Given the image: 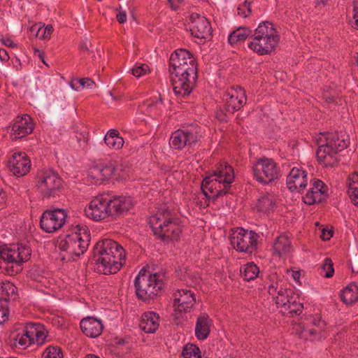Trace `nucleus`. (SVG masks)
<instances>
[{"label": "nucleus", "mask_w": 358, "mask_h": 358, "mask_svg": "<svg viewBox=\"0 0 358 358\" xmlns=\"http://www.w3.org/2000/svg\"><path fill=\"white\" fill-rule=\"evenodd\" d=\"M125 250L112 239L99 241L93 248L92 260L99 273L108 275L117 273L125 262Z\"/></svg>", "instance_id": "f257e3e1"}, {"label": "nucleus", "mask_w": 358, "mask_h": 358, "mask_svg": "<svg viewBox=\"0 0 358 358\" xmlns=\"http://www.w3.org/2000/svg\"><path fill=\"white\" fill-rule=\"evenodd\" d=\"M149 224L155 236L162 241L178 240L182 231L178 219L173 217L171 211L163 208L150 217Z\"/></svg>", "instance_id": "f03ea898"}, {"label": "nucleus", "mask_w": 358, "mask_h": 358, "mask_svg": "<svg viewBox=\"0 0 358 358\" xmlns=\"http://www.w3.org/2000/svg\"><path fill=\"white\" fill-rule=\"evenodd\" d=\"M187 61L180 66H176V69H169L173 91L176 95L182 97L191 93L197 79L196 59Z\"/></svg>", "instance_id": "7ed1b4c3"}, {"label": "nucleus", "mask_w": 358, "mask_h": 358, "mask_svg": "<svg viewBox=\"0 0 358 358\" xmlns=\"http://www.w3.org/2000/svg\"><path fill=\"white\" fill-rule=\"evenodd\" d=\"M234 180L233 168L227 163L220 164L213 174L203 179L202 187L207 188L212 194V200L215 201L219 196H224L228 192Z\"/></svg>", "instance_id": "20e7f679"}, {"label": "nucleus", "mask_w": 358, "mask_h": 358, "mask_svg": "<svg viewBox=\"0 0 358 358\" xmlns=\"http://www.w3.org/2000/svg\"><path fill=\"white\" fill-rule=\"evenodd\" d=\"M164 278L163 273H151L146 270L141 269L134 280L137 298L147 303L156 298L163 288Z\"/></svg>", "instance_id": "39448f33"}, {"label": "nucleus", "mask_w": 358, "mask_h": 358, "mask_svg": "<svg viewBox=\"0 0 358 358\" xmlns=\"http://www.w3.org/2000/svg\"><path fill=\"white\" fill-rule=\"evenodd\" d=\"M78 231L67 235L59 243V248L69 255L80 257L87 250L90 241V234L86 226H77Z\"/></svg>", "instance_id": "423d86ee"}, {"label": "nucleus", "mask_w": 358, "mask_h": 358, "mask_svg": "<svg viewBox=\"0 0 358 358\" xmlns=\"http://www.w3.org/2000/svg\"><path fill=\"white\" fill-rule=\"evenodd\" d=\"M31 255V250L26 245H13L12 251L4 253L5 261L3 266L6 273L9 275H15L22 270V264L27 262Z\"/></svg>", "instance_id": "0eeeda50"}, {"label": "nucleus", "mask_w": 358, "mask_h": 358, "mask_svg": "<svg viewBox=\"0 0 358 358\" xmlns=\"http://www.w3.org/2000/svg\"><path fill=\"white\" fill-rule=\"evenodd\" d=\"M37 186L42 195L48 199L55 197L62 189V180L53 170H42L37 174Z\"/></svg>", "instance_id": "6e6552de"}, {"label": "nucleus", "mask_w": 358, "mask_h": 358, "mask_svg": "<svg viewBox=\"0 0 358 358\" xmlns=\"http://www.w3.org/2000/svg\"><path fill=\"white\" fill-rule=\"evenodd\" d=\"M259 236L255 231L237 228L230 236L231 244L237 251L252 254L257 249Z\"/></svg>", "instance_id": "1a4fd4ad"}, {"label": "nucleus", "mask_w": 358, "mask_h": 358, "mask_svg": "<svg viewBox=\"0 0 358 358\" xmlns=\"http://www.w3.org/2000/svg\"><path fill=\"white\" fill-rule=\"evenodd\" d=\"M200 130V127L192 124L175 131L170 138L171 147L176 150H182L185 147L196 145L201 137Z\"/></svg>", "instance_id": "9d476101"}, {"label": "nucleus", "mask_w": 358, "mask_h": 358, "mask_svg": "<svg viewBox=\"0 0 358 358\" xmlns=\"http://www.w3.org/2000/svg\"><path fill=\"white\" fill-rule=\"evenodd\" d=\"M255 178L262 184H268L280 176L277 164L269 158H260L252 168Z\"/></svg>", "instance_id": "9b49d317"}, {"label": "nucleus", "mask_w": 358, "mask_h": 358, "mask_svg": "<svg viewBox=\"0 0 358 358\" xmlns=\"http://www.w3.org/2000/svg\"><path fill=\"white\" fill-rule=\"evenodd\" d=\"M67 217V213L63 208L46 210L40 218L41 229L47 233L55 232L65 224Z\"/></svg>", "instance_id": "f8f14e48"}, {"label": "nucleus", "mask_w": 358, "mask_h": 358, "mask_svg": "<svg viewBox=\"0 0 358 358\" xmlns=\"http://www.w3.org/2000/svg\"><path fill=\"white\" fill-rule=\"evenodd\" d=\"M122 170L121 165L117 166L115 162H108L92 166L88 171V176L94 180V183L101 184L112 176L123 177L120 173Z\"/></svg>", "instance_id": "ddd939ff"}, {"label": "nucleus", "mask_w": 358, "mask_h": 358, "mask_svg": "<svg viewBox=\"0 0 358 358\" xmlns=\"http://www.w3.org/2000/svg\"><path fill=\"white\" fill-rule=\"evenodd\" d=\"M189 20L191 34L199 40V43H204L207 39L211 38L212 28L210 22L205 17L192 13Z\"/></svg>", "instance_id": "4468645a"}, {"label": "nucleus", "mask_w": 358, "mask_h": 358, "mask_svg": "<svg viewBox=\"0 0 358 358\" xmlns=\"http://www.w3.org/2000/svg\"><path fill=\"white\" fill-rule=\"evenodd\" d=\"M110 212L108 199L102 196L94 198L85 209V215L95 221L110 216Z\"/></svg>", "instance_id": "2eb2a0df"}, {"label": "nucleus", "mask_w": 358, "mask_h": 358, "mask_svg": "<svg viewBox=\"0 0 358 358\" xmlns=\"http://www.w3.org/2000/svg\"><path fill=\"white\" fill-rule=\"evenodd\" d=\"M225 110L229 114H234L239 110L246 103V96L244 89L241 87L231 88L224 94Z\"/></svg>", "instance_id": "dca6fc26"}, {"label": "nucleus", "mask_w": 358, "mask_h": 358, "mask_svg": "<svg viewBox=\"0 0 358 358\" xmlns=\"http://www.w3.org/2000/svg\"><path fill=\"white\" fill-rule=\"evenodd\" d=\"M310 188L303 197V201L308 205L322 202L328 196V187L319 179L310 180Z\"/></svg>", "instance_id": "f3484780"}, {"label": "nucleus", "mask_w": 358, "mask_h": 358, "mask_svg": "<svg viewBox=\"0 0 358 358\" xmlns=\"http://www.w3.org/2000/svg\"><path fill=\"white\" fill-rule=\"evenodd\" d=\"M173 306L178 312L190 311L196 303L194 292L189 288L178 289L174 294Z\"/></svg>", "instance_id": "a211bd4d"}, {"label": "nucleus", "mask_w": 358, "mask_h": 358, "mask_svg": "<svg viewBox=\"0 0 358 358\" xmlns=\"http://www.w3.org/2000/svg\"><path fill=\"white\" fill-rule=\"evenodd\" d=\"M34 127L28 115L17 117L12 126L8 128L12 141L22 138L33 131Z\"/></svg>", "instance_id": "6ab92c4d"}, {"label": "nucleus", "mask_w": 358, "mask_h": 358, "mask_svg": "<svg viewBox=\"0 0 358 358\" xmlns=\"http://www.w3.org/2000/svg\"><path fill=\"white\" fill-rule=\"evenodd\" d=\"M8 166L13 175L21 177L29 172L31 161L25 152H15L9 159Z\"/></svg>", "instance_id": "aec40b11"}, {"label": "nucleus", "mask_w": 358, "mask_h": 358, "mask_svg": "<svg viewBox=\"0 0 358 358\" xmlns=\"http://www.w3.org/2000/svg\"><path fill=\"white\" fill-rule=\"evenodd\" d=\"M286 182L291 192H301L307 185V172L298 168H293L287 177Z\"/></svg>", "instance_id": "412c9836"}, {"label": "nucleus", "mask_w": 358, "mask_h": 358, "mask_svg": "<svg viewBox=\"0 0 358 358\" xmlns=\"http://www.w3.org/2000/svg\"><path fill=\"white\" fill-rule=\"evenodd\" d=\"M110 216L116 217L127 213L133 207L131 197L126 196H115L108 199Z\"/></svg>", "instance_id": "4be33fe9"}, {"label": "nucleus", "mask_w": 358, "mask_h": 358, "mask_svg": "<svg viewBox=\"0 0 358 358\" xmlns=\"http://www.w3.org/2000/svg\"><path fill=\"white\" fill-rule=\"evenodd\" d=\"M337 153L329 143L320 145L316 152L318 162L326 167H333L338 163Z\"/></svg>", "instance_id": "5701e85b"}, {"label": "nucleus", "mask_w": 358, "mask_h": 358, "mask_svg": "<svg viewBox=\"0 0 358 358\" xmlns=\"http://www.w3.org/2000/svg\"><path fill=\"white\" fill-rule=\"evenodd\" d=\"M80 327L82 331L91 338L99 336L103 328L101 321L93 317L83 318L80 322Z\"/></svg>", "instance_id": "b1692460"}, {"label": "nucleus", "mask_w": 358, "mask_h": 358, "mask_svg": "<svg viewBox=\"0 0 358 358\" xmlns=\"http://www.w3.org/2000/svg\"><path fill=\"white\" fill-rule=\"evenodd\" d=\"M324 138L329 146H332L336 153L345 149L349 145V138L345 134H338V133H327L324 134Z\"/></svg>", "instance_id": "393cba45"}, {"label": "nucleus", "mask_w": 358, "mask_h": 358, "mask_svg": "<svg viewBox=\"0 0 358 358\" xmlns=\"http://www.w3.org/2000/svg\"><path fill=\"white\" fill-rule=\"evenodd\" d=\"M159 320V317L155 313H145L141 316L139 327L145 333H154L158 329Z\"/></svg>", "instance_id": "a878e982"}, {"label": "nucleus", "mask_w": 358, "mask_h": 358, "mask_svg": "<svg viewBox=\"0 0 358 358\" xmlns=\"http://www.w3.org/2000/svg\"><path fill=\"white\" fill-rule=\"evenodd\" d=\"M193 55L186 49H178L171 54L169 59V69L180 66L188 62L187 60L194 59Z\"/></svg>", "instance_id": "bb28decb"}, {"label": "nucleus", "mask_w": 358, "mask_h": 358, "mask_svg": "<svg viewBox=\"0 0 358 358\" xmlns=\"http://www.w3.org/2000/svg\"><path fill=\"white\" fill-rule=\"evenodd\" d=\"M273 250L279 257L291 254L293 248L289 237L285 234L279 236L274 243Z\"/></svg>", "instance_id": "cd10ccee"}, {"label": "nucleus", "mask_w": 358, "mask_h": 358, "mask_svg": "<svg viewBox=\"0 0 358 358\" xmlns=\"http://www.w3.org/2000/svg\"><path fill=\"white\" fill-rule=\"evenodd\" d=\"M211 325V320L208 318L207 315H203L197 318L195 334L198 339L204 340L210 334V327Z\"/></svg>", "instance_id": "c85d7f7f"}, {"label": "nucleus", "mask_w": 358, "mask_h": 358, "mask_svg": "<svg viewBox=\"0 0 358 358\" xmlns=\"http://www.w3.org/2000/svg\"><path fill=\"white\" fill-rule=\"evenodd\" d=\"M341 300L346 304H352L358 299V286L355 283H350L341 293Z\"/></svg>", "instance_id": "c756f323"}, {"label": "nucleus", "mask_w": 358, "mask_h": 358, "mask_svg": "<svg viewBox=\"0 0 358 358\" xmlns=\"http://www.w3.org/2000/svg\"><path fill=\"white\" fill-rule=\"evenodd\" d=\"M251 32L252 31L246 27H238L229 34L228 41L231 45L243 42L250 35Z\"/></svg>", "instance_id": "7c9ffc66"}, {"label": "nucleus", "mask_w": 358, "mask_h": 358, "mask_svg": "<svg viewBox=\"0 0 358 358\" xmlns=\"http://www.w3.org/2000/svg\"><path fill=\"white\" fill-rule=\"evenodd\" d=\"M274 201L268 195H264L260 197L256 203V208L259 212L266 213L273 210Z\"/></svg>", "instance_id": "2f4dec72"}, {"label": "nucleus", "mask_w": 358, "mask_h": 358, "mask_svg": "<svg viewBox=\"0 0 358 358\" xmlns=\"http://www.w3.org/2000/svg\"><path fill=\"white\" fill-rule=\"evenodd\" d=\"M241 272L245 280L250 281L255 279L259 273V269L253 262L248 263L241 269Z\"/></svg>", "instance_id": "473e14b6"}, {"label": "nucleus", "mask_w": 358, "mask_h": 358, "mask_svg": "<svg viewBox=\"0 0 358 358\" xmlns=\"http://www.w3.org/2000/svg\"><path fill=\"white\" fill-rule=\"evenodd\" d=\"M294 293L293 289L285 288L280 285L278 295L275 298L277 306L281 308V310H284V306H286V299H289Z\"/></svg>", "instance_id": "72a5a7b5"}, {"label": "nucleus", "mask_w": 358, "mask_h": 358, "mask_svg": "<svg viewBox=\"0 0 358 358\" xmlns=\"http://www.w3.org/2000/svg\"><path fill=\"white\" fill-rule=\"evenodd\" d=\"M146 106L147 112L150 115H159L163 108V102L162 99H150L143 103Z\"/></svg>", "instance_id": "f704fd0d"}, {"label": "nucleus", "mask_w": 358, "mask_h": 358, "mask_svg": "<svg viewBox=\"0 0 358 358\" xmlns=\"http://www.w3.org/2000/svg\"><path fill=\"white\" fill-rule=\"evenodd\" d=\"M251 37L252 38V41L248 43V47L255 52L259 55H264L270 53L273 50V48H264L265 45H264V42L263 39L257 41L255 36Z\"/></svg>", "instance_id": "c9c22d12"}, {"label": "nucleus", "mask_w": 358, "mask_h": 358, "mask_svg": "<svg viewBox=\"0 0 358 358\" xmlns=\"http://www.w3.org/2000/svg\"><path fill=\"white\" fill-rule=\"evenodd\" d=\"M257 41L263 39L266 48H274L278 43L279 38L276 32H269V34L264 33L260 36H254Z\"/></svg>", "instance_id": "e433bc0d"}, {"label": "nucleus", "mask_w": 358, "mask_h": 358, "mask_svg": "<svg viewBox=\"0 0 358 358\" xmlns=\"http://www.w3.org/2000/svg\"><path fill=\"white\" fill-rule=\"evenodd\" d=\"M17 287L10 282L4 283L2 286V297L0 299L7 304L8 300L12 298L13 300L16 299Z\"/></svg>", "instance_id": "4c0bfd02"}, {"label": "nucleus", "mask_w": 358, "mask_h": 358, "mask_svg": "<svg viewBox=\"0 0 358 358\" xmlns=\"http://www.w3.org/2000/svg\"><path fill=\"white\" fill-rule=\"evenodd\" d=\"M291 306H284V310H281V312L284 315H287L289 317H294V315H299L301 314L303 305L299 301H294Z\"/></svg>", "instance_id": "58836bf2"}, {"label": "nucleus", "mask_w": 358, "mask_h": 358, "mask_svg": "<svg viewBox=\"0 0 358 358\" xmlns=\"http://www.w3.org/2000/svg\"><path fill=\"white\" fill-rule=\"evenodd\" d=\"M95 85V83L90 78L74 79L70 83L71 87L77 91L80 87L92 89Z\"/></svg>", "instance_id": "ea45409f"}, {"label": "nucleus", "mask_w": 358, "mask_h": 358, "mask_svg": "<svg viewBox=\"0 0 358 358\" xmlns=\"http://www.w3.org/2000/svg\"><path fill=\"white\" fill-rule=\"evenodd\" d=\"M183 358H201L199 348L195 345L188 344L182 350Z\"/></svg>", "instance_id": "a19ab883"}, {"label": "nucleus", "mask_w": 358, "mask_h": 358, "mask_svg": "<svg viewBox=\"0 0 358 358\" xmlns=\"http://www.w3.org/2000/svg\"><path fill=\"white\" fill-rule=\"evenodd\" d=\"M36 329L34 331V339L32 343L41 345L44 343L46 335L44 333V327L41 324H35Z\"/></svg>", "instance_id": "79ce46f5"}, {"label": "nucleus", "mask_w": 358, "mask_h": 358, "mask_svg": "<svg viewBox=\"0 0 358 358\" xmlns=\"http://www.w3.org/2000/svg\"><path fill=\"white\" fill-rule=\"evenodd\" d=\"M348 194H352L358 189V173L350 174L347 180Z\"/></svg>", "instance_id": "37998d69"}, {"label": "nucleus", "mask_w": 358, "mask_h": 358, "mask_svg": "<svg viewBox=\"0 0 358 358\" xmlns=\"http://www.w3.org/2000/svg\"><path fill=\"white\" fill-rule=\"evenodd\" d=\"M271 31L276 32L273 24L268 21H265L259 24L252 36H260V34H264V33L268 34Z\"/></svg>", "instance_id": "c03bdc74"}, {"label": "nucleus", "mask_w": 358, "mask_h": 358, "mask_svg": "<svg viewBox=\"0 0 358 358\" xmlns=\"http://www.w3.org/2000/svg\"><path fill=\"white\" fill-rule=\"evenodd\" d=\"M104 142L106 145L114 150H120L122 148L124 141L123 138L104 137Z\"/></svg>", "instance_id": "a18cd8bd"}, {"label": "nucleus", "mask_w": 358, "mask_h": 358, "mask_svg": "<svg viewBox=\"0 0 358 358\" xmlns=\"http://www.w3.org/2000/svg\"><path fill=\"white\" fill-rule=\"evenodd\" d=\"M311 324L315 327L314 329H310L308 330L310 335H314L318 333V331L324 327L325 322L321 320V317L319 315H315L310 318Z\"/></svg>", "instance_id": "49530a36"}, {"label": "nucleus", "mask_w": 358, "mask_h": 358, "mask_svg": "<svg viewBox=\"0 0 358 358\" xmlns=\"http://www.w3.org/2000/svg\"><path fill=\"white\" fill-rule=\"evenodd\" d=\"M53 31V27L51 24L47 25L45 27H41L36 32V37L43 40H49Z\"/></svg>", "instance_id": "de8ad7c7"}, {"label": "nucleus", "mask_w": 358, "mask_h": 358, "mask_svg": "<svg viewBox=\"0 0 358 358\" xmlns=\"http://www.w3.org/2000/svg\"><path fill=\"white\" fill-rule=\"evenodd\" d=\"M44 358H63L61 349L58 347L50 346L46 348L43 353Z\"/></svg>", "instance_id": "09e8293b"}, {"label": "nucleus", "mask_w": 358, "mask_h": 358, "mask_svg": "<svg viewBox=\"0 0 358 358\" xmlns=\"http://www.w3.org/2000/svg\"><path fill=\"white\" fill-rule=\"evenodd\" d=\"M321 267L322 271L325 272L324 274L325 278H331L333 276L334 273V264L330 258H326Z\"/></svg>", "instance_id": "8fccbe9b"}, {"label": "nucleus", "mask_w": 358, "mask_h": 358, "mask_svg": "<svg viewBox=\"0 0 358 358\" xmlns=\"http://www.w3.org/2000/svg\"><path fill=\"white\" fill-rule=\"evenodd\" d=\"M149 71V67L145 64L136 65L132 69L131 73L136 77H140L145 75Z\"/></svg>", "instance_id": "3c124183"}, {"label": "nucleus", "mask_w": 358, "mask_h": 358, "mask_svg": "<svg viewBox=\"0 0 358 358\" xmlns=\"http://www.w3.org/2000/svg\"><path fill=\"white\" fill-rule=\"evenodd\" d=\"M35 324L29 323L24 327L23 330V334L21 336H23L25 338V340L33 341L34 338V331H35Z\"/></svg>", "instance_id": "603ef678"}, {"label": "nucleus", "mask_w": 358, "mask_h": 358, "mask_svg": "<svg viewBox=\"0 0 358 358\" xmlns=\"http://www.w3.org/2000/svg\"><path fill=\"white\" fill-rule=\"evenodd\" d=\"M238 15L246 17L251 13L250 3L245 1L243 4L240 5L237 8Z\"/></svg>", "instance_id": "864d4df0"}, {"label": "nucleus", "mask_w": 358, "mask_h": 358, "mask_svg": "<svg viewBox=\"0 0 358 358\" xmlns=\"http://www.w3.org/2000/svg\"><path fill=\"white\" fill-rule=\"evenodd\" d=\"M8 304L3 303L2 299H0V324L8 320Z\"/></svg>", "instance_id": "5fc2aeb1"}, {"label": "nucleus", "mask_w": 358, "mask_h": 358, "mask_svg": "<svg viewBox=\"0 0 358 358\" xmlns=\"http://www.w3.org/2000/svg\"><path fill=\"white\" fill-rule=\"evenodd\" d=\"M229 112L225 110V106H224L222 108H219L217 110L215 113V117L221 121V122H227L229 115H230Z\"/></svg>", "instance_id": "6e6d98bb"}, {"label": "nucleus", "mask_w": 358, "mask_h": 358, "mask_svg": "<svg viewBox=\"0 0 358 358\" xmlns=\"http://www.w3.org/2000/svg\"><path fill=\"white\" fill-rule=\"evenodd\" d=\"M13 249V245L10 248H8L7 246H5V247L0 246V268L3 267V265H2L3 262L5 261L4 253L6 254V252L12 251Z\"/></svg>", "instance_id": "4d7b16f0"}, {"label": "nucleus", "mask_w": 358, "mask_h": 358, "mask_svg": "<svg viewBox=\"0 0 358 358\" xmlns=\"http://www.w3.org/2000/svg\"><path fill=\"white\" fill-rule=\"evenodd\" d=\"M15 341L22 347L25 348L28 346V345L32 343L31 341L25 340V338L23 336H20L19 334L17 336Z\"/></svg>", "instance_id": "13d9d810"}, {"label": "nucleus", "mask_w": 358, "mask_h": 358, "mask_svg": "<svg viewBox=\"0 0 358 358\" xmlns=\"http://www.w3.org/2000/svg\"><path fill=\"white\" fill-rule=\"evenodd\" d=\"M280 289L279 282H276L275 283H272L268 286V292L271 295L278 294V291Z\"/></svg>", "instance_id": "bf43d9fd"}, {"label": "nucleus", "mask_w": 358, "mask_h": 358, "mask_svg": "<svg viewBox=\"0 0 358 358\" xmlns=\"http://www.w3.org/2000/svg\"><path fill=\"white\" fill-rule=\"evenodd\" d=\"M333 236V232L331 230H325L323 229L322 232L320 235V237L324 241L329 240L331 237Z\"/></svg>", "instance_id": "052dcab7"}, {"label": "nucleus", "mask_w": 358, "mask_h": 358, "mask_svg": "<svg viewBox=\"0 0 358 358\" xmlns=\"http://www.w3.org/2000/svg\"><path fill=\"white\" fill-rule=\"evenodd\" d=\"M117 20L120 23L123 24L127 21V14L124 11H121L116 15Z\"/></svg>", "instance_id": "680f3d73"}, {"label": "nucleus", "mask_w": 358, "mask_h": 358, "mask_svg": "<svg viewBox=\"0 0 358 358\" xmlns=\"http://www.w3.org/2000/svg\"><path fill=\"white\" fill-rule=\"evenodd\" d=\"M201 190H202V193L205 196V197L207 199V200L206 201L205 203H204V206H208V201H209L210 199L212 200V194H209V191H208L207 188H204V187H201Z\"/></svg>", "instance_id": "e2e57ef3"}, {"label": "nucleus", "mask_w": 358, "mask_h": 358, "mask_svg": "<svg viewBox=\"0 0 358 358\" xmlns=\"http://www.w3.org/2000/svg\"><path fill=\"white\" fill-rule=\"evenodd\" d=\"M6 193L0 187V209L2 208L6 203Z\"/></svg>", "instance_id": "0e129e2a"}, {"label": "nucleus", "mask_w": 358, "mask_h": 358, "mask_svg": "<svg viewBox=\"0 0 358 358\" xmlns=\"http://www.w3.org/2000/svg\"><path fill=\"white\" fill-rule=\"evenodd\" d=\"M120 133L116 129H110L107 134H106L105 137H113V138H122L119 136Z\"/></svg>", "instance_id": "69168bd1"}, {"label": "nucleus", "mask_w": 358, "mask_h": 358, "mask_svg": "<svg viewBox=\"0 0 358 358\" xmlns=\"http://www.w3.org/2000/svg\"><path fill=\"white\" fill-rule=\"evenodd\" d=\"M350 199H351L352 202L355 205L358 206V189L354 192L352 194H348Z\"/></svg>", "instance_id": "338daca9"}, {"label": "nucleus", "mask_w": 358, "mask_h": 358, "mask_svg": "<svg viewBox=\"0 0 358 358\" xmlns=\"http://www.w3.org/2000/svg\"><path fill=\"white\" fill-rule=\"evenodd\" d=\"M353 10H354L353 19L355 20V25L358 29V6L357 5L354 6Z\"/></svg>", "instance_id": "774afa93"}]
</instances>
